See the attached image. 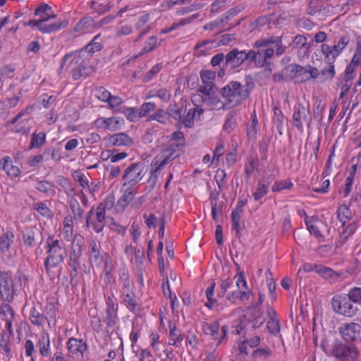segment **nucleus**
I'll return each instance as SVG.
<instances>
[{"label": "nucleus", "instance_id": "obj_1", "mask_svg": "<svg viewBox=\"0 0 361 361\" xmlns=\"http://www.w3.org/2000/svg\"><path fill=\"white\" fill-rule=\"evenodd\" d=\"M255 87L254 78L251 75L244 77L243 84L239 81L232 80L220 90L221 97L225 99L224 109L239 106L243 101L250 97Z\"/></svg>", "mask_w": 361, "mask_h": 361}, {"label": "nucleus", "instance_id": "obj_2", "mask_svg": "<svg viewBox=\"0 0 361 361\" xmlns=\"http://www.w3.org/2000/svg\"><path fill=\"white\" fill-rule=\"evenodd\" d=\"M47 254L48 256L44 260V267L47 272H49L51 268L56 267L63 262L67 251L61 240L49 236L47 239Z\"/></svg>", "mask_w": 361, "mask_h": 361}, {"label": "nucleus", "instance_id": "obj_3", "mask_svg": "<svg viewBox=\"0 0 361 361\" xmlns=\"http://www.w3.org/2000/svg\"><path fill=\"white\" fill-rule=\"evenodd\" d=\"M331 355L336 361H356L360 355L358 348L353 344L335 341L331 348Z\"/></svg>", "mask_w": 361, "mask_h": 361}, {"label": "nucleus", "instance_id": "obj_4", "mask_svg": "<svg viewBox=\"0 0 361 361\" xmlns=\"http://www.w3.org/2000/svg\"><path fill=\"white\" fill-rule=\"evenodd\" d=\"M183 147V142H169L152 161V164L155 166L154 172L160 171L166 164L178 157V152Z\"/></svg>", "mask_w": 361, "mask_h": 361}, {"label": "nucleus", "instance_id": "obj_5", "mask_svg": "<svg viewBox=\"0 0 361 361\" xmlns=\"http://www.w3.org/2000/svg\"><path fill=\"white\" fill-rule=\"evenodd\" d=\"M145 166L142 163H134L126 168L123 179L125 180L122 185L124 188L126 186H135L144 176Z\"/></svg>", "mask_w": 361, "mask_h": 361}, {"label": "nucleus", "instance_id": "obj_6", "mask_svg": "<svg viewBox=\"0 0 361 361\" xmlns=\"http://www.w3.org/2000/svg\"><path fill=\"white\" fill-rule=\"evenodd\" d=\"M350 42V36L345 35L338 40V43L332 47L323 44L322 51L325 55V60L327 63H334L336 58L341 53L343 49Z\"/></svg>", "mask_w": 361, "mask_h": 361}, {"label": "nucleus", "instance_id": "obj_7", "mask_svg": "<svg viewBox=\"0 0 361 361\" xmlns=\"http://www.w3.org/2000/svg\"><path fill=\"white\" fill-rule=\"evenodd\" d=\"M331 305L336 312L345 317H353L358 311L357 307L353 305L352 301L341 295L334 297Z\"/></svg>", "mask_w": 361, "mask_h": 361}, {"label": "nucleus", "instance_id": "obj_8", "mask_svg": "<svg viewBox=\"0 0 361 361\" xmlns=\"http://www.w3.org/2000/svg\"><path fill=\"white\" fill-rule=\"evenodd\" d=\"M243 62V50L239 51L236 48L233 49L226 55V60L224 62V66H221V70L219 71V76L221 77L224 75L228 69L232 71L240 67Z\"/></svg>", "mask_w": 361, "mask_h": 361}, {"label": "nucleus", "instance_id": "obj_9", "mask_svg": "<svg viewBox=\"0 0 361 361\" xmlns=\"http://www.w3.org/2000/svg\"><path fill=\"white\" fill-rule=\"evenodd\" d=\"M0 294L4 301L11 302L13 300L16 290L13 288V280L9 273L0 275Z\"/></svg>", "mask_w": 361, "mask_h": 361}, {"label": "nucleus", "instance_id": "obj_10", "mask_svg": "<svg viewBox=\"0 0 361 361\" xmlns=\"http://www.w3.org/2000/svg\"><path fill=\"white\" fill-rule=\"evenodd\" d=\"M203 331L206 335L211 337L212 339L217 340V345H220L226 336L227 327L223 326L220 328L218 322L211 324L206 323L203 326Z\"/></svg>", "mask_w": 361, "mask_h": 361}, {"label": "nucleus", "instance_id": "obj_11", "mask_svg": "<svg viewBox=\"0 0 361 361\" xmlns=\"http://www.w3.org/2000/svg\"><path fill=\"white\" fill-rule=\"evenodd\" d=\"M309 113V109L306 108L302 104L299 103L295 106L293 122L298 130L303 131L302 121L306 122L308 126L310 125V119L308 118Z\"/></svg>", "mask_w": 361, "mask_h": 361}, {"label": "nucleus", "instance_id": "obj_12", "mask_svg": "<svg viewBox=\"0 0 361 361\" xmlns=\"http://www.w3.org/2000/svg\"><path fill=\"white\" fill-rule=\"evenodd\" d=\"M68 25V20H63L57 21L54 23H49V25H42V20H30L24 23L25 26L36 27L42 32L50 33L59 30L61 28H64Z\"/></svg>", "mask_w": 361, "mask_h": 361}, {"label": "nucleus", "instance_id": "obj_13", "mask_svg": "<svg viewBox=\"0 0 361 361\" xmlns=\"http://www.w3.org/2000/svg\"><path fill=\"white\" fill-rule=\"evenodd\" d=\"M361 326L356 323L343 324L339 328L341 337L347 343L355 341L360 336Z\"/></svg>", "mask_w": 361, "mask_h": 361}, {"label": "nucleus", "instance_id": "obj_14", "mask_svg": "<svg viewBox=\"0 0 361 361\" xmlns=\"http://www.w3.org/2000/svg\"><path fill=\"white\" fill-rule=\"evenodd\" d=\"M97 128L108 129L111 131L118 130L123 124L124 120L120 117L99 118L94 121Z\"/></svg>", "mask_w": 361, "mask_h": 361}, {"label": "nucleus", "instance_id": "obj_15", "mask_svg": "<svg viewBox=\"0 0 361 361\" xmlns=\"http://www.w3.org/2000/svg\"><path fill=\"white\" fill-rule=\"evenodd\" d=\"M85 56H82V54L80 53V51L75 52V53H68L66 54L62 60V63L59 68V72L63 68L64 66L66 65V63L71 59V61L68 63V65L66 68V70L69 71L70 73H72V75L73 74V72L77 70L78 67H80V63L84 61L82 59V57Z\"/></svg>", "mask_w": 361, "mask_h": 361}, {"label": "nucleus", "instance_id": "obj_16", "mask_svg": "<svg viewBox=\"0 0 361 361\" xmlns=\"http://www.w3.org/2000/svg\"><path fill=\"white\" fill-rule=\"evenodd\" d=\"M106 317L102 319L107 327L114 326L118 322V305H114L113 300L109 297L106 300Z\"/></svg>", "mask_w": 361, "mask_h": 361}, {"label": "nucleus", "instance_id": "obj_17", "mask_svg": "<svg viewBox=\"0 0 361 361\" xmlns=\"http://www.w3.org/2000/svg\"><path fill=\"white\" fill-rule=\"evenodd\" d=\"M106 142L107 145L110 146L129 147L133 144V139L125 133H119L109 136Z\"/></svg>", "mask_w": 361, "mask_h": 361}, {"label": "nucleus", "instance_id": "obj_18", "mask_svg": "<svg viewBox=\"0 0 361 361\" xmlns=\"http://www.w3.org/2000/svg\"><path fill=\"white\" fill-rule=\"evenodd\" d=\"M67 348L71 353L80 354L82 356L83 353L87 350V344L82 339L71 338L67 342Z\"/></svg>", "mask_w": 361, "mask_h": 361}, {"label": "nucleus", "instance_id": "obj_19", "mask_svg": "<svg viewBox=\"0 0 361 361\" xmlns=\"http://www.w3.org/2000/svg\"><path fill=\"white\" fill-rule=\"evenodd\" d=\"M314 271L325 279L336 280L342 275L341 272H337L330 267L321 264H316Z\"/></svg>", "mask_w": 361, "mask_h": 361}, {"label": "nucleus", "instance_id": "obj_20", "mask_svg": "<svg viewBox=\"0 0 361 361\" xmlns=\"http://www.w3.org/2000/svg\"><path fill=\"white\" fill-rule=\"evenodd\" d=\"M271 183V179L269 178H264L262 180H258L256 191L253 193V197L255 201H259L267 194Z\"/></svg>", "mask_w": 361, "mask_h": 361}, {"label": "nucleus", "instance_id": "obj_21", "mask_svg": "<svg viewBox=\"0 0 361 361\" xmlns=\"http://www.w3.org/2000/svg\"><path fill=\"white\" fill-rule=\"evenodd\" d=\"M37 346L39 348V354L44 357L50 356V340L47 333H42L38 340Z\"/></svg>", "mask_w": 361, "mask_h": 361}, {"label": "nucleus", "instance_id": "obj_22", "mask_svg": "<svg viewBox=\"0 0 361 361\" xmlns=\"http://www.w3.org/2000/svg\"><path fill=\"white\" fill-rule=\"evenodd\" d=\"M169 345L175 347H180L181 342L184 338V334H181L179 330L176 329L175 324H169Z\"/></svg>", "mask_w": 361, "mask_h": 361}, {"label": "nucleus", "instance_id": "obj_23", "mask_svg": "<svg viewBox=\"0 0 361 361\" xmlns=\"http://www.w3.org/2000/svg\"><path fill=\"white\" fill-rule=\"evenodd\" d=\"M357 228V224L356 221H353L344 228L343 231L340 235L339 240L336 243L337 247H341L352 236Z\"/></svg>", "mask_w": 361, "mask_h": 361}, {"label": "nucleus", "instance_id": "obj_24", "mask_svg": "<svg viewBox=\"0 0 361 361\" xmlns=\"http://www.w3.org/2000/svg\"><path fill=\"white\" fill-rule=\"evenodd\" d=\"M248 310L250 312V322L253 323V328L259 327L264 322L262 318V311L261 308L256 305L250 307Z\"/></svg>", "mask_w": 361, "mask_h": 361}, {"label": "nucleus", "instance_id": "obj_25", "mask_svg": "<svg viewBox=\"0 0 361 361\" xmlns=\"http://www.w3.org/2000/svg\"><path fill=\"white\" fill-rule=\"evenodd\" d=\"M14 234L11 231H6L0 236V250L6 253L10 250V247L13 243Z\"/></svg>", "mask_w": 361, "mask_h": 361}, {"label": "nucleus", "instance_id": "obj_26", "mask_svg": "<svg viewBox=\"0 0 361 361\" xmlns=\"http://www.w3.org/2000/svg\"><path fill=\"white\" fill-rule=\"evenodd\" d=\"M327 0H310L307 8V13L311 16L319 14L325 10L324 2Z\"/></svg>", "mask_w": 361, "mask_h": 361}, {"label": "nucleus", "instance_id": "obj_27", "mask_svg": "<svg viewBox=\"0 0 361 361\" xmlns=\"http://www.w3.org/2000/svg\"><path fill=\"white\" fill-rule=\"evenodd\" d=\"M49 11H51V8L47 4L40 5L35 11V15L39 17V20H42V25H48L46 23L49 20Z\"/></svg>", "mask_w": 361, "mask_h": 361}, {"label": "nucleus", "instance_id": "obj_28", "mask_svg": "<svg viewBox=\"0 0 361 361\" xmlns=\"http://www.w3.org/2000/svg\"><path fill=\"white\" fill-rule=\"evenodd\" d=\"M337 218L344 228L345 224L352 219L349 207L345 204L340 206L337 209Z\"/></svg>", "mask_w": 361, "mask_h": 361}, {"label": "nucleus", "instance_id": "obj_29", "mask_svg": "<svg viewBox=\"0 0 361 361\" xmlns=\"http://www.w3.org/2000/svg\"><path fill=\"white\" fill-rule=\"evenodd\" d=\"M99 35H96L90 43H88L85 47H84L80 51L85 56L87 53L88 54H92L96 51L101 50L102 44L97 42V39L99 38Z\"/></svg>", "mask_w": 361, "mask_h": 361}, {"label": "nucleus", "instance_id": "obj_30", "mask_svg": "<svg viewBox=\"0 0 361 361\" xmlns=\"http://www.w3.org/2000/svg\"><path fill=\"white\" fill-rule=\"evenodd\" d=\"M235 116V111H230L226 115V119L223 128L228 133H231L237 127Z\"/></svg>", "mask_w": 361, "mask_h": 361}, {"label": "nucleus", "instance_id": "obj_31", "mask_svg": "<svg viewBox=\"0 0 361 361\" xmlns=\"http://www.w3.org/2000/svg\"><path fill=\"white\" fill-rule=\"evenodd\" d=\"M200 78L202 83L206 85L207 87H213L217 90L215 84L213 80L216 78V73L212 71H200Z\"/></svg>", "mask_w": 361, "mask_h": 361}, {"label": "nucleus", "instance_id": "obj_32", "mask_svg": "<svg viewBox=\"0 0 361 361\" xmlns=\"http://www.w3.org/2000/svg\"><path fill=\"white\" fill-rule=\"evenodd\" d=\"M292 47L294 49H300L302 50L305 54L308 52L310 44L307 43V38L304 35H298L295 37Z\"/></svg>", "mask_w": 361, "mask_h": 361}, {"label": "nucleus", "instance_id": "obj_33", "mask_svg": "<svg viewBox=\"0 0 361 361\" xmlns=\"http://www.w3.org/2000/svg\"><path fill=\"white\" fill-rule=\"evenodd\" d=\"M30 320L34 325L42 326L47 321V317L33 307L30 310Z\"/></svg>", "mask_w": 361, "mask_h": 361}, {"label": "nucleus", "instance_id": "obj_34", "mask_svg": "<svg viewBox=\"0 0 361 361\" xmlns=\"http://www.w3.org/2000/svg\"><path fill=\"white\" fill-rule=\"evenodd\" d=\"M274 118L273 121L276 125V129L280 135H282V130L283 128L284 116L280 108L275 106L274 108Z\"/></svg>", "mask_w": 361, "mask_h": 361}, {"label": "nucleus", "instance_id": "obj_35", "mask_svg": "<svg viewBox=\"0 0 361 361\" xmlns=\"http://www.w3.org/2000/svg\"><path fill=\"white\" fill-rule=\"evenodd\" d=\"M46 139V134L44 132L34 133L32 135V139L30 145V149L39 148L42 147Z\"/></svg>", "mask_w": 361, "mask_h": 361}, {"label": "nucleus", "instance_id": "obj_36", "mask_svg": "<svg viewBox=\"0 0 361 361\" xmlns=\"http://www.w3.org/2000/svg\"><path fill=\"white\" fill-rule=\"evenodd\" d=\"M89 255L91 262H94L97 264H99L101 261V255L99 247L94 240H92L90 244Z\"/></svg>", "mask_w": 361, "mask_h": 361}, {"label": "nucleus", "instance_id": "obj_37", "mask_svg": "<svg viewBox=\"0 0 361 361\" xmlns=\"http://www.w3.org/2000/svg\"><path fill=\"white\" fill-rule=\"evenodd\" d=\"M281 42V37L271 36L269 39H259L255 42V47L257 48L268 47L270 45H276Z\"/></svg>", "mask_w": 361, "mask_h": 361}, {"label": "nucleus", "instance_id": "obj_38", "mask_svg": "<svg viewBox=\"0 0 361 361\" xmlns=\"http://www.w3.org/2000/svg\"><path fill=\"white\" fill-rule=\"evenodd\" d=\"M70 207L75 220L81 221L82 219L83 209L80 207L78 201L75 198H72L70 201Z\"/></svg>", "mask_w": 361, "mask_h": 361}, {"label": "nucleus", "instance_id": "obj_39", "mask_svg": "<svg viewBox=\"0 0 361 361\" xmlns=\"http://www.w3.org/2000/svg\"><path fill=\"white\" fill-rule=\"evenodd\" d=\"M302 70V66L298 64H290L284 68L286 78L290 79H296L300 71Z\"/></svg>", "mask_w": 361, "mask_h": 361}, {"label": "nucleus", "instance_id": "obj_40", "mask_svg": "<svg viewBox=\"0 0 361 361\" xmlns=\"http://www.w3.org/2000/svg\"><path fill=\"white\" fill-rule=\"evenodd\" d=\"M121 111L126 116L127 119L130 122H136L141 118L138 109H135L133 107H126Z\"/></svg>", "mask_w": 361, "mask_h": 361}, {"label": "nucleus", "instance_id": "obj_41", "mask_svg": "<svg viewBox=\"0 0 361 361\" xmlns=\"http://www.w3.org/2000/svg\"><path fill=\"white\" fill-rule=\"evenodd\" d=\"M207 103L213 109H227L223 107L226 104V102H223L218 96L212 94V93L208 97Z\"/></svg>", "mask_w": 361, "mask_h": 361}, {"label": "nucleus", "instance_id": "obj_42", "mask_svg": "<svg viewBox=\"0 0 361 361\" xmlns=\"http://www.w3.org/2000/svg\"><path fill=\"white\" fill-rule=\"evenodd\" d=\"M10 338L6 333L0 334V347L4 350L6 357H11V348L9 347Z\"/></svg>", "mask_w": 361, "mask_h": 361}, {"label": "nucleus", "instance_id": "obj_43", "mask_svg": "<svg viewBox=\"0 0 361 361\" xmlns=\"http://www.w3.org/2000/svg\"><path fill=\"white\" fill-rule=\"evenodd\" d=\"M348 299L354 303L361 304V288L354 287L347 294Z\"/></svg>", "mask_w": 361, "mask_h": 361}, {"label": "nucleus", "instance_id": "obj_44", "mask_svg": "<svg viewBox=\"0 0 361 361\" xmlns=\"http://www.w3.org/2000/svg\"><path fill=\"white\" fill-rule=\"evenodd\" d=\"M54 185L53 183L46 181V180H39L37 181L36 188L44 193L50 194L54 193Z\"/></svg>", "mask_w": 361, "mask_h": 361}, {"label": "nucleus", "instance_id": "obj_45", "mask_svg": "<svg viewBox=\"0 0 361 361\" xmlns=\"http://www.w3.org/2000/svg\"><path fill=\"white\" fill-rule=\"evenodd\" d=\"M215 286V282L212 281L210 284V286L208 287L207 289L206 290L205 293L208 300L205 305L210 309L217 301L216 298H213Z\"/></svg>", "mask_w": 361, "mask_h": 361}, {"label": "nucleus", "instance_id": "obj_46", "mask_svg": "<svg viewBox=\"0 0 361 361\" xmlns=\"http://www.w3.org/2000/svg\"><path fill=\"white\" fill-rule=\"evenodd\" d=\"M167 114L176 121L181 120V109L176 104H170L167 108Z\"/></svg>", "mask_w": 361, "mask_h": 361}, {"label": "nucleus", "instance_id": "obj_47", "mask_svg": "<svg viewBox=\"0 0 361 361\" xmlns=\"http://www.w3.org/2000/svg\"><path fill=\"white\" fill-rule=\"evenodd\" d=\"M256 51L254 50H249L248 51H245L243 50V59L244 62L251 63H253L255 65V67L256 66H260V61H256Z\"/></svg>", "mask_w": 361, "mask_h": 361}, {"label": "nucleus", "instance_id": "obj_48", "mask_svg": "<svg viewBox=\"0 0 361 361\" xmlns=\"http://www.w3.org/2000/svg\"><path fill=\"white\" fill-rule=\"evenodd\" d=\"M293 186V184L290 180H284L275 182L271 188V190L273 192H277L283 189H290Z\"/></svg>", "mask_w": 361, "mask_h": 361}, {"label": "nucleus", "instance_id": "obj_49", "mask_svg": "<svg viewBox=\"0 0 361 361\" xmlns=\"http://www.w3.org/2000/svg\"><path fill=\"white\" fill-rule=\"evenodd\" d=\"M195 116V111L190 109L188 110L187 115L185 117L181 116V120L179 121V123L187 128H191L194 124Z\"/></svg>", "mask_w": 361, "mask_h": 361}, {"label": "nucleus", "instance_id": "obj_50", "mask_svg": "<svg viewBox=\"0 0 361 361\" xmlns=\"http://www.w3.org/2000/svg\"><path fill=\"white\" fill-rule=\"evenodd\" d=\"M122 190L124 191V193L123 196L121 198V201H123L126 203L130 202L135 194V188H133V186H126V188H123L121 187Z\"/></svg>", "mask_w": 361, "mask_h": 361}, {"label": "nucleus", "instance_id": "obj_51", "mask_svg": "<svg viewBox=\"0 0 361 361\" xmlns=\"http://www.w3.org/2000/svg\"><path fill=\"white\" fill-rule=\"evenodd\" d=\"M76 238L77 237L75 236L73 242V246L70 252V257L80 259L82 255V249L79 240L75 243Z\"/></svg>", "mask_w": 361, "mask_h": 361}, {"label": "nucleus", "instance_id": "obj_52", "mask_svg": "<svg viewBox=\"0 0 361 361\" xmlns=\"http://www.w3.org/2000/svg\"><path fill=\"white\" fill-rule=\"evenodd\" d=\"M233 284V281L229 278L222 280L219 286V288L217 290V296L219 298H223L225 296L227 290Z\"/></svg>", "mask_w": 361, "mask_h": 361}, {"label": "nucleus", "instance_id": "obj_53", "mask_svg": "<svg viewBox=\"0 0 361 361\" xmlns=\"http://www.w3.org/2000/svg\"><path fill=\"white\" fill-rule=\"evenodd\" d=\"M252 122L247 128V133L249 137H255L257 133V126L258 124L257 118L255 111L252 115Z\"/></svg>", "mask_w": 361, "mask_h": 361}, {"label": "nucleus", "instance_id": "obj_54", "mask_svg": "<svg viewBox=\"0 0 361 361\" xmlns=\"http://www.w3.org/2000/svg\"><path fill=\"white\" fill-rule=\"evenodd\" d=\"M97 97L103 102H108L111 94L103 87H99L95 89Z\"/></svg>", "mask_w": 361, "mask_h": 361}, {"label": "nucleus", "instance_id": "obj_55", "mask_svg": "<svg viewBox=\"0 0 361 361\" xmlns=\"http://www.w3.org/2000/svg\"><path fill=\"white\" fill-rule=\"evenodd\" d=\"M23 242L29 247H32L35 243V232L32 229H27L23 233Z\"/></svg>", "mask_w": 361, "mask_h": 361}, {"label": "nucleus", "instance_id": "obj_56", "mask_svg": "<svg viewBox=\"0 0 361 361\" xmlns=\"http://www.w3.org/2000/svg\"><path fill=\"white\" fill-rule=\"evenodd\" d=\"M156 109V105L154 102L144 103L141 107L138 109L140 117H144L147 115L148 113L154 111Z\"/></svg>", "mask_w": 361, "mask_h": 361}, {"label": "nucleus", "instance_id": "obj_57", "mask_svg": "<svg viewBox=\"0 0 361 361\" xmlns=\"http://www.w3.org/2000/svg\"><path fill=\"white\" fill-rule=\"evenodd\" d=\"M88 75L87 68L86 65L84 63V61L80 63V67L77 68L75 71L73 72L72 75L73 78L75 80H79L82 76H87Z\"/></svg>", "mask_w": 361, "mask_h": 361}, {"label": "nucleus", "instance_id": "obj_58", "mask_svg": "<svg viewBox=\"0 0 361 361\" xmlns=\"http://www.w3.org/2000/svg\"><path fill=\"white\" fill-rule=\"evenodd\" d=\"M34 208L43 216L50 217L51 210L44 202L36 203L34 205Z\"/></svg>", "mask_w": 361, "mask_h": 361}, {"label": "nucleus", "instance_id": "obj_59", "mask_svg": "<svg viewBox=\"0 0 361 361\" xmlns=\"http://www.w3.org/2000/svg\"><path fill=\"white\" fill-rule=\"evenodd\" d=\"M328 65L326 68H323L320 72L324 80L331 79L335 75L334 63H328Z\"/></svg>", "mask_w": 361, "mask_h": 361}, {"label": "nucleus", "instance_id": "obj_60", "mask_svg": "<svg viewBox=\"0 0 361 361\" xmlns=\"http://www.w3.org/2000/svg\"><path fill=\"white\" fill-rule=\"evenodd\" d=\"M305 222L310 234L314 235L317 238H324V235L320 233L319 228L316 226L310 224L308 217L306 216Z\"/></svg>", "mask_w": 361, "mask_h": 361}, {"label": "nucleus", "instance_id": "obj_61", "mask_svg": "<svg viewBox=\"0 0 361 361\" xmlns=\"http://www.w3.org/2000/svg\"><path fill=\"white\" fill-rule=\"evenodd\" d=\"M0 314H2L4 318H13L14 312L11 307L6 303H2L0 307Z\"/></svg>", "mask_w": 361, "mask_h": 361}, {"label": "nucleus", "instance_id": "obj_62", "mask_svg": "<svg viewBox=\"0 0 361 361\" xmlns=\"http://www.w3.org/2000/svg\"><path fill=\"white\" fill-rule=\"evenodd\" d=\"M271 354V351L269 348H257L252 353L254 357H259L264 360L268 358Z\"/></svg>", "mask_w": 361, "mask_h": 361}, {"label": "nucleus", "instance_id": "obj_63", "mask_svg": "<svg viewBox=\"0 0 361 361\" xmlns=\"http://www.w3.org/2000/svg\"><path fill=\"white\" fill-rule=\"evenodd\" d=\"M267 329L273 335H276L280 331V323L279 320H269L267 322Z\"/></svg>", "mask_w": 361, "mask_h": 361}, {"label": "nucleus", "instance_id": "obj_64", "mask_svg": "<svg viewBox=\"0 0 361 361\" xmlns=\"http://www.w3.org/2000/svg\"><path fill=\"white\" fill-rule=\"evenodd\" d=\"M157 45V37L156 36H152L149 37L147 42L145 43L142 51L145 53L149 52L153 50Z\"/></svg>", "mask_w": 361, "mask_h": 361}]
</instances>
